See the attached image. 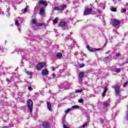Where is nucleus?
I'll return each mask as SVG.
<instances>
[{
  "mask_svg": "<svg viewBox=\"0 0 128 128\" xmlns=\"http://www.w3.org/2000/svg\"><path fill=\"white\" fill-rule=\"evenodd\" d=\"M31 24L34 30H36L37 26H46V23H38L36 19H32Z\"/></svg>",
  "mask_w": 128,
  "mask_h": 128,
  "instance_id": "f257e3e1",
  "label": "nucleus"
},
{
  "mask_svg": "<svg viewBox=\"0 0 128 128\" xmlns=\"http://www.w3.org/2000/svg\"><path fill=\"white\" fill-rule=\"evenodd\" d=\"M58 88L60 90H68L70 88V84L69 83H68V82H65L62 84H61L60 86H58Z\"/></svg>",
  "mask_w": 128,
  "mask_h": 128,
  "instance_id": "f03ea898",
  "label": "nucleus"
},
{
  "mask_svg": "<svg viewBox=\"0 0 128 128\" xmlns=\"http://www.w3.org/2000/svg\"><path fill=\"white\" fill-rule=\"evenodd\" d=\"M27 106L30 112H32V108L34 106V102H32V100L29 99L27 101Z\"/></svg>",
  "mask_w": 128,
  "mask_h": 128,
  "instance_id": "7ed1b4c3",
  "label": "nucleus"
},
{
  "mask_svg": "<svg viewBox=\"0 0 128 128\" xmlns=\"http://www.w3.org/2000/svg\"><path fill=\"white\" fill-rule=\"evenodd\" d=\"M66 8V5L62 4L59 6H55L54 8V10H64Z\"/></svg>",
  "mask_w": 128,
  "mask_h": 128,
  "instance_id": "20e7f679",
  "label": "nucleus"
},
{
  "mask_svg": "<svg viewBox=\"0 0 128 128\" xmlns=\"http://www.w3.org/2000/svg\"><path fill=\"white\" fill-rule=\"evenodd\" d=\"M45 66L46 63L44 62H40L36 66V70H40L44 68Z\"/></svg>",
  "mask_w": 128,
  "mask_h": 128,
  "instance_id": "39448f33",
  "label": "nucleus"
},
{
  "mask_svg": "<svg viewBox=\"0 0 128 128\" xmlns=\"http://www.w3.org/2000/svg\"><path fill=\"white\" fill-rule=\"evenodd\" d=\"M92 9L86 8L84 13V16H88V14H92Z\"/></svg>",
  "mask_w": 128,
  "mask_h": 128,
  "instance_id": "423d86ee",
  "label": "nucleus"
},
{
  "mask_svg": "<svg viewBox=\"0 0 128 128\" xmlns=\"http://www.w3.org/2000/svg\"><path fill=\"white\" fill-rule=\"evenodd\" d=\"M114 90L116 92V96H120V87L118 86H116L114 88Z\"/></svg>",
  "mask_w": 128,
  "mask_h": 128,
  "instance_id": "0eeeda50",
  "label": "nucleus"
},
{
  "mask_svg": "<svg viewBox=\"0 0 128 128\" xmlns=\"http://www.w3.org/2000/svg\"><path fill=\"white\" fill-rule=\"evenodd\" d=\"M112 24L113 26H120V21L115 19L112 21Z\"/></svg>",
  "mask_w": 128,
  "mask_h": 128,
  "instance_id": "6e6552de",
  "label": "nucleus"
},
{
  "mask_svg": "<svg viewBox=\"0 0 128 128\" xmlns=\"http://www.w3.org/2000/svg\"><path fill=\"white\" fill-rule=\"evenodd\" d=\"M24 20V19L22 17H18V18H16L15 20V24L16 26H20V22H22V21Z\"/></svg>",
  "mask_w": 128,
  "mask_h": 128,
  "instance_id": "1a4fd4ad",
  "label": "nucleus"
},
{
  "mask_svg": "<svg viewBox=\"0 0 128 128\" xmlns=\"http://www.w3.org/2000/svg\"><path fill=\"white\" fill-rule=\"evenodd\" d=\"M42 126L44 128H51L50 123L46 121L43 122Z\"/></svg>",
  "mask_w": 128,
  "mask_h": 128,
  "instance_id": "9d476101",
  "label": "nucleus"
},
{
  "mask_svg": "<svg viewBox=\"0 0 128 128\" xmlns=\"http://www.w3.org/2000/svg\"><path fill=\"white\" fill-rule=\"evenodd\" d=\"M38 4H42L43 6H48V2H46V1L40 0L38 2Z\"/></svg>",
  "mask_w": 128,
  "mask_h": 128,
  "instance_id": "9b49d317",
  "label": "nucleus"
},
{
  "mask_svg": "<svg viewBox=\"0 0 128 128\" xmlns=\"http://www.w3.org/2000/svg\"><path fill=\"white\" fill-rule=\"evenodd\" d=\"M48 73H49L48 70L46 69H44L42 70V74L44 76H48Z\"/></svg>",
  "mask_w": 128,
  "mask_h": 128,
  "instance_id": "f8f14e48",
  "label": "nucleus"
},
{
  "mask_svg": "<svg viewBox=\"0 0 128 128\" xmlns=\"http://www.w3.org/2000/svg\"><path fill=\"white\" fill-rule=\"evenodd\" d=\"M84 72H80L79 74V82H82V78H84Z\"/></svg>",
  "mask_w": 128,
  "mask_h": 128,
  "instance_id": "ddd939ff",
  "label": "nucleus"
},
{
  "mask_svg": "<svg viewBox=\"0 0 128 128\" xmlns=\"http://www.w3.org/2000/svg\"><path fill=\"white\" fill-rule=\"evenodd\" d=\"M46 104L47 108L48 110H50V112H52V104H50V103L49 102H47Z\"/></svg>",
  "mask_w": 128,
  "mask_h": 128,
  "instance_id": "4468645a",
  "label": "nucleus"
},
{
  "mask_svg": "<svg viewBox=\"0 0 128 128\" xmlns=\"http://www.w3.org/2000/svg\"><path fill=\"white\" fill-rule=\"evenodd\" d=\"M88 50H90V52H94V50H100L101 48H94V50H91L90 48V46H86Z\"/></svg>",
  "mask_w": 128,
  "mask_h": 128,
  "instance_id": "2eb2a0df",
  "label": "nucleus"
},
{
  "mask_svg": "<svg viewBox=\"0 0 128 128\" xmlns=\"http://www.w3.org/2000/svg\"><path fill=\"white\" fill-rule=\"evenodd\" d=\"M66 22H61L59 24V26H61V28H64V26H66Z\"/></svg>",
  "mask_w": 128,
  "mask_h": 128,
  "instance_id": "dca6fc26",
  "label": "nucleus"
},
{
  "mask_svg": "<svg viewBox=\"0 0 128 128\" xmlns=\"http://www.w3.org/2000/svg\"><path fill=\"white\" fill-rule=\"evenodd\" d=\"M99 6H100V10H104V8L106 6V4L104 3H101L99 5Z\"/></svg>",
  "mask_w": 128,
  "mask_h": 128,
  "instance_id": "f3484780",
  "label": "nucleus"
},
{
  "mask_svg": "<svg viewBox=\"0 0 128 128\" xmlns=\"http://www.w3.org/2000/svg\"><path fill=\"white\" fill-rule=\"evenodd\" d=\"M44 12V8H42L40 10V16H43Z\"/></svg>",
  "mask_w": 128,
  "mask_h": 128,
  "instance_id": "a211bd4d",
  "label": "nucleus"
},
{
  "mask_svg": "<svg viewBox=\"0 0 128 128\" xmlns=\"http://www.w3.org/2000/svg\"><path fill=\"white\" fill-rule=\"evenodd\" d=\"M56 56L58 58H61L62 56V54L58 52L56 54Z\"/></svg>",
  "mask_w": 128,
  "mask_h": 128,
  "instance_id": "6ab92c4d",
  "label": "nucleus"
},
{
  "mask_svg": "<svg viewBox=\"0 0 128 128\" xmlns=\"http://www.w3.org/2000/svg\"><path fill=\"white\" fill-rule=\"evenodd\" d=\"M108 87H105L104 88V92L102 94L103 96H106V92H108Z\"/></svg>",
  "mask_w": 128,
  "mask_h": 128,
  "instance_id": "aec40b11",
  "label": "nucleus"
},
{
  "mask_svg": "<svg viewBox=\"0 0 128 128\" xmlns=\"http://www.w3.org/2000/svg\"><path fill=\"white\" fill-rule=\"evenodd\" d=\"M103 104L104 106H106V108H108V106H110V103H108L107 102H104Z\"/></svg>",
  "mask_w": 128,
  "mask_h": 128,
  "instance_id": "412c9836",
  "label": "nucleus"
},
{
  "mask_svg": "<svg viewBox=\"0 0 128 128\" xmlns=\"http://www.w3.org/2000/svg\"><path fill=\"white\" fill-rule=\"evenodd\" d=\"M90 118H88V120H87V122L85 123L83 126H82V128H86V126H88V122H90Z\"/></svg>",
  "mask_w": 128,
  "mask_h": 128,
  "instance_id": "4be33fe9",
  "label": "nucleus"
},
{
  "mask_svg": "<svg viewBox=\"0 0 128 128\" xmlns=\"http://www.w3.org/2000/svg\"><path fill=\"white\" fill-rule=\"evenodd\" d=\"M71 110H72V108H68V109H67V110L65 111V112H66V114H68L69 112H70Z\"/></svg>",
  "mask_w": 128,
  "mask_h": 128,
  "instance_id": "5701e85b",
  "label": "nucleus"
},
{
  "mask_svg": "<svg viewBox=\"0 0 128 128\" xmlns=\"http://www.w3.org/2000/svg\"><path fill=\"white\" fill-rule=\"evenodd\" d=\"M80 108V106H72L71 108H72V110H74V108Z\"/></svg>",
  "mask_w": 128,
  "mask_h": 128,
  "instance_id": "b1692460",
  "label": "nucleus"
},
{
  "mask_svg": "<svg viewBox=\"0 0 128 128\" xmlns=\"http://www.w3.org/2000/svg\"><path fill=\"white\" fill-rule=\"evenodd\" d=\"M126 12V8H122L121 10L122 14L124 12Z\"/></svg>",
  "mask_w": 128,
  "mask_h": 128,
  "instance_id": "393cba45",
  "label": "nucleus"
},
{
  "mask_svg": "<svg viewBox=\"0 0 128 128\" xmlns=\"http://www.w3.org/2000/svg\"><path fill=\"white\" fill-rule=\"evenodd\" d=\"M120 70H122L120 68H117L116 69L115 72H120Z\"/></svg>",
  "mask_w": 128,
  "mask_h": 128,
  "instance_id": "a878e982",
  "label": "nucleus"
},
{
  "mask_svg": "<svg viewBox=\"0 0 128 128\" xmlns=\"http://www.w3.org/2000/svg\"><path fill=\"white\" fill-rule=\"evenodd\" d=\"M82 92V90H75V92L78 93V92Z\"/></svg>",
  "mask_w": 128,
  "mask_h": 128,
  "instance_id": "bb28decb",
  "label": "nucleus"
},
{
  "mask_svg": "<svg viewBox=\"0 0 128 128\" xmlns=\"http://www.w3.org/2000/svg\"><path fill=\"white\" fill-rule=\"evenodd\" d=\"M28 6H26V8L24 10V12H28Z\"/></svg>",
  "mask_w": 128,
  "mask_h": 128,
  "instance_id": "cd10ccee",
  "label": "nucleus"
},
{
  "mask_svg": "<svg viewBox=\"0 0 128 128\" xmlns=\"http://www.w3.org/2000/svg\"><path fill=\"white\" fill-rule=\"evenodd\" d=\"M128 64V60H126V62H124V63L122 64L120 66H124V64Z\"/></svg>",
  "mask_w": 128,
  "mask_h": 128,
  "instance_id": "c85d7f7f",
  "label": "nucleus"
},
{
  "mask_svg": "<svg viewBox=\"0 0 128 128\" xmlns=\"http://www.w3.org/2000/svg\"><path fill=\"white\" fill-rule=\"evenodd\" d=\"M53 22L54 24H58V18H56L54 20Z\"/></svg>",
  "mask_w": 128,
  "mask_h": 128,
  "instance_id": "c756f323",
  "label": "nucleus"
},
{
  "mask_svg": "<svg viewBox=\"0 0 128 128\" xmlns=\"http://www.w3.org/2000/svg\"><path fill=\"white\" fill-rule=\"evenodd\" d=\"M78 102L82 103V102H84V99H82V98L79 99Z\"/></svg>",
  "mask_w": 128,
  "mask_h": 128,
  "instance_id": "7c9ffc66",
  "label": "nucleus"
},
{
  "mask_svg": "<svg viewBox=\"0 0 128 128\" xmlns=\"http://www.w3.org/2000/svg\"><path fill=\"white\" fill-rule=\"evenodd\" d=\"M111 10H112V12H116V8H115L112 7V8H111Z\"/></svg>",
  "mask_w": 128,
  "mask_h": 128,
  "instance_id": "2f4dec72",
  "label": "nucleus"
},
{
  "mask_svg": "<svg viewBox=\"0 0 128 128\" xmlns=\"http://www.w3.org/2000/svg\"><path fill=\"white\" fill-rule=\"evenodd\" d=\"M26 74H28V76H30V78H32V72H27Z\"/></svg>",
  "mask_w": 128,
  "mask_h": 128,
  "instance_id": "473e14b6",
  "label": "nucleus"
},
{
  "mask_svg": "<svg viewBox=\"0 0 128 128\" xmlns=\"http://www.w3.org/2000/svg\"><path fill=\"white\" fill-rule=\"evenodd\" d=\"M108 58L106 57L104 58V62H108Z\"/></svg>",
  "mask_w": 128,
  "mask_h": 128,
  "instance_id": "72a5a7b5",
  "label": "nucleus"
},
{
  "mask_svg": "<svg viewBox=\"0 0 128 128\" xmlns=\"http://www.w3.org/2000/svg\"><path fill=\"white\" fill-rule=\"evenodd\" d=\"M4 48L0 47V52H4Z\"/></svg>",
  "mask_w": 128,
  "mask_h": 128,
  "instance_id": "f704fd0d",
  "label": "nucleus"
},
{
  "mask_svg": "<svg viewBox=\"0 0 128 128\" xmlns=\"http://www.w3.org/2000/svg\"><path fill=\"white\" fill-rule=\"evenodd\" d=\"M52 78H56V74H54V73L52 74Z\"/></svg>",
  "mask_w": 128,
  "mask_h": 128,
  "instance_id": "c9c22d12",
  "label": "nucleus"
},
{
  "mask_svg": "<svg viewBox=\"0 0 128 128\" xmlns=\"http://www.w3.org/2000/svg\"><path fill=\"white\" fill-rule=\"evenodd\" d=\"M28 90H32V86H29L28 87Z\"/></svg>",
  "mask_w": 128,
  "mask_h": 128,
  "instance_id": "e433bc0d",
  "label": "nucleus"
},
{
  "mask_svg": "<svg viewBox=\"0 0 128 128\" xmlns=\"http://www.w3.org/2000/svg\"><path fill=\"white\" fill-rule=\"evenodd\" d=\"M126 84H128V82H126L124 84V88H126Z\"/></svg>",
  "mask_w": 128,
  "mask_h": 128,
  "instance_id": "4c0bfd02",
  "label": "nucleus"
},
{
  "mask_svg": "<svg viewBox=\"0 0 128 128\" xmlns=\"http://www.w3.org/2000/svg\"><path fill=\"white\" fill-rule=\"evenodd\" d=\"M64 72V69L60 70L59 71L60 72Z\"/></svg>",
  "mask_w": 128,
  "mask_h": 128,
  "instance_id": "58836bf2",
  "label": "nucleus"
},
{
  "mask_svg": "<svg viewBox=\"0 0 128 128\" xmlns=\"http://www.w3.org/2000/svg\"><path fill=\"white\" fill-rule=\"evenodd\" d=\"M6 80H8V82H12V80H10L9 78H7Z\"/></svg>",
  "mask_w": 128,
  "mask_h": 128,
  "instance_id": "ea45409f",
  "label": "nucleus"
},
{
  "mask_svg": "<svg viewBox=\"0 0 128 128\" xmlns=\"http://www.w3.org/2000/svg\"><path fill=\"white\" fill-rule=\"evenodd\" d=\"M116 56H120V54L116 53Z\"/></svg>",
  "mask_w": 128,
  "mask_h": 128,
  "instance_id": "a19ab883",
  "label": "nucleus"
},
{
  "mask_svg": "<svg viewBox=\"0 0 128 128\" xmlns=\"http://www.w3.org/2000/svg\"><path fill=\"white\" fill-rule=\"evenodd\" d=\"M52 70H56V68L52 67Z\"/></svg>",
  "mask_w": 128,
  "mask_h": 128,
  "instance_id": "79ce46f5",
  "label": "nucleus"
},
{
  "mask_svg": "<svg viewBox=\"0 0 128 128\" xmlns=\"http://www.w3.org/2000/svg\"><path fill=\"white\" fill-rule=\"evenodd\" d=\"M8 14L9 16H10V12H8Z\"/></svg>",
  "mask_w": 128,
  "mask_h": 128,
  "instance_id": "37998d69",
  "label": "nucleus"
},
{
  "mask_svg": "<svg viewBox=\"0 0 128 128\" xmlns=\"http://www.w3.org/2000/svg\"><path fill=\"white\" fill-rule=\"evenodd\" d=\"M104 120H100V122H104Z\"/></svg>",
  "mask_w": 128,
  "mask_h": 128,
  "instance_id": "c03bdc74",
  "label": "nucleus"
},
{
  "mask_svg": "<svg viewBox=\"0 0 128 128\" xmlns=\"http://www.w3.org/2000/svg\"><path fill=\"white\" fill-rule=\"evenodd\" d=\"M18 31H19V32H20V27L18 28Z\"/></svg>",
  "mask_w": 128,
  "mask_h": 128,
  "instance_id": "a18cd8bd",
  "label": "nucleus"
},
{
  "mask_svg": "<svg viewBox=\"0 0 128 128\" xmlns=\"http://www.w3.org/2000/svg\"><path fill=\"white\" fill-rule=\"evenodd\" d=\"M74 55L75 56H78V52H75Z\"/></svg>",
  "mask_w": 128,
  "mask_h": 128,
  "instance_id": "49530a36",
  "label": "nucleus"
},
{
  "mask_svg": "<svg viewBox=\"0 0 128 128\" xmlns=\"http://www.w3.org/2000/svg\"><path fill=\"white\" fill-rule=\"evenodd\" d=\"M2 128H8V126H3Z\"/></svg>",
  "mask_w": 128,
  "mask_h": 128,
  "instance_id": "de8ad7c7",
  "label": "nucleus"
},
{
  "mask_svg": "<svg viewBox=\"0 0 128 128\" xmlns=\"http://www.w3.org/2000/svg\"><path fill=\"white\" fill-rule=\"evenodd\" d=\"M126 6H128V3H126Z\"/></svg>",
  "mask_w": 128,
  "mask_h": 128,
  "instance_id": "09e8293b",
  "label": "nucleus"
},
{
  "mask_svg": "<svg viewBox=\"0 0 128 128\" xmlns=\"http://www.w3.org/2000/svg\"><path fill=\"white\" fill-rule=\"evenodd\" d=\"M107 43H108V40H106V43L105 44H106Z\"/></svg>",
  "mask_w": 128,
  "mask_h": 128,
  "instance_id": "8fccbe9b",
  "label": "nucleus"
},
{
  "mask_svg": "<svg viewBox=\"0 0 128 128\" xmlns=\"http://www.w3.org/2000/svg\"><path fill=\"white\" fill-rule=\"evenodd\" d=\"M84 66V64H83V66Z\"/></svg>",
  "mask_w": 128,
  "mask_h": 128,
  "instance_id": "3c124183",
  "label": "nucleus"
},
{
  "mask_svg": "<svg viewBox=\"0 0 128 128\" xmlns=\"http://www.w3.org/2000/svg\"><path fill=\"white\" fill-rule=\"evenodd\" d=\"M113 2H114V0H113Z\"/></svg>",
  "mask_w": 128,
  "mask_h": 128,
  "instance_id": "603ef678",
  "label": "nucleus"
},
{
  "mask_svg": "<svg viewBox=\"0 0 128 128\" xmlns=\"http://www.w3.org/2000/svg\"><path fill=\"white\" fill-rule=\"evenodd\" d=\"M64 90V89L63 88V90Z\"/></svg>",
  "mask_w": 128,
  "mask_h": 128,
  "instance_id": "864d4df0",
  "label": "nucleus"
}]
</instances>
